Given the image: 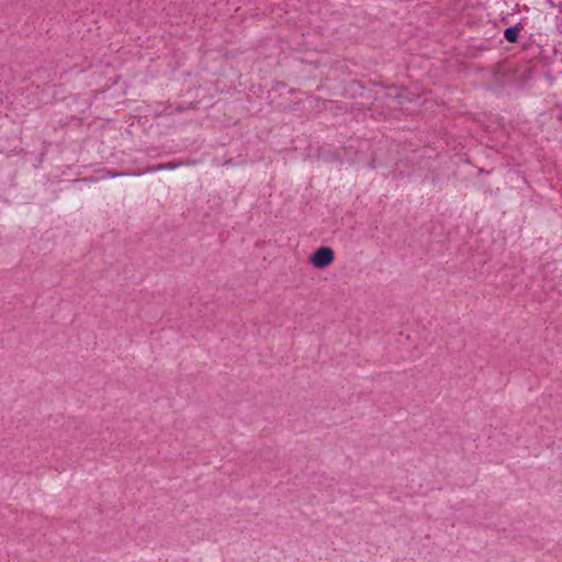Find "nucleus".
<instances>
[{"instance_id":"f257e3e1","label":"nucleus","mask_w":562,"mask_h":562,"mask_svg":"<svg viewBox=\"0 0 562 562\" xmlns=\"http://www.w3.org/2000/svg\"><path fill=\"white\" fill-rule=\"evenodd\" d=\"M335 259L334 250L330 247H321L316 249L310 258V263L317 269H323L333 263Z\"/></svg>"},{"instance_id":"f03ea898","label":"nucleus","mask_w":562,"mask_h":562,"mask_svg":"<svg viewBox=\"0 0 562 562\" xmlns=\"http://www.w3.org/2000/svg\"><path fill=\"white\" fill-rule=\"evenodd\" d=\"M504 36L508 42L515 43L518 40L519 30L516 26L507 27L504 32Z\"/></svg>"},{"instance_id":"7ed1b4c3","label":"nucleus","mask_w":562,"mask_h":562,"mask_svg":"<svg viewBox=\"0 0 562 562\" xmlns=\"http://www.w3.org/2000/svg\"><path fill=\"white\" fill-rule=\"evenodd\" d=\"M125 176H128V173H124V172H109V177L110 178L125 177Z\"/></svg>"},{"instance_id":"20e7f679","label":"nucleus","mask_w":562,"mask_h":562,"mask_svg":"<svg viewBox=\"0 0 562 562\" xmlns=\"http://www.w3.org/2000/svg\"><path fill=\"white\" fill-rule=\"evenodd\" d=\"M156 170H161V169H165V166H158L157 168H155Z\"/></svg>"}]
</instances>
